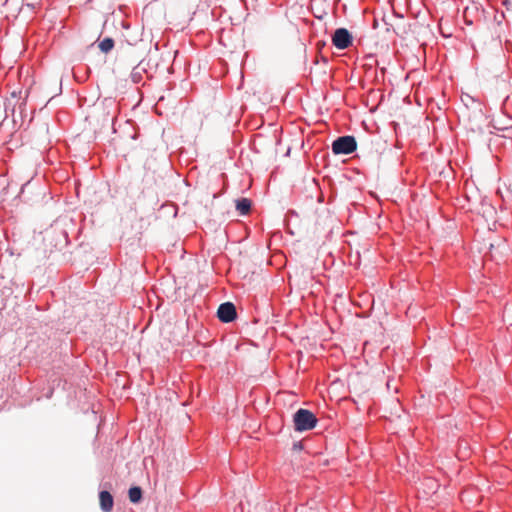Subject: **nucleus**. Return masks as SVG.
Returning a JSON list of instances; mask_svg holds the SVG:
<instances>
[{
    "label": "nucleus",
    "mask_w": 512,
    "mask_h": 512,
    "mask_svg": "<svg viewBox=\"0 0 512 512\" xmlns=\"http://www.w3.org/2000/svg\"><path fill=\"white\" fill-rule=\"evenodd\" d=\"M294 425L297 431H306L313 429L318 422L317 417L307 409H299L294 414Z\"/></svg>",
    "instance_id": "1"
},
{
    "label": "nucleus",
    "mask_w": 512,
    "mask_h": 512,
    "mask_svg": "<svg viewBox=\"0 0 512 512\" xmlns=\"http://www.w3.org/2000/svg\"><path fill=\"white\" fill-rule=\"evenodd\" d=\"M357 148L356 140L353 136H342L337 138L332 144L334 154H350Z\"/></svg>",
    "instance_id": "2"
},
{
    "label": "nucleus",
    "mask_w": 512,
    "mask_h": 512,
    "mask_svg": "<svg viewBox=\"0 0 512 512\" xmlns=\"http://www.w3.org/2000/svg\"><path fill=\"white\" fill-rule=\"evenodd\" d=\"M332 43L336 48L343 50L351 45L352 37L347 29L339 28L332 36Z\"/></svg>",
    "instance_id": "3"
},
{
    "label": "nucleus",
    "mask_w": 512,
    "mask_h": 512,
    "mask_svg": "<svg viewBox=\"0 0 512 512\" xmlns=\"http://www.w3.org/2000/svg\"><path fill=\"white\" fill-rule=\"evenodd\" d=\"M217 316L224 323L232 322L237 316L234 304L231 302L222 303L218 308Z\"/></svg>",
    "instance_id": "4"
},
{
    "label": "nucleus",
    "mask_w": 512,
    "mask_h": 512,
    "mask_svg": "<svg viewBox=\"0 0 512 512\" xmlns=\"http://www.w3.org/2000/svg\"><path fill=\"white\" fill-rule=\"evenodd\" d=\"M99 502L102 511L111 512L113 509V497L108 491H101L99 493Z\"/></svg>",
    "instance_id": "5"
},
{
    "label": "nucleus",
    "mask_w": 512,
    "mask_h": 512,
    "mask_svg": "<svg viewBox=\"0 0 512 512\" xmlns=\"http://www.w3.org/2000/svg\"><path fill=\"white\" fill-rule=\"evenodd\" d=\"M236 209L241 215H246L250 212L251 201L248 198H241L236 201Z\"/></svg>",
    "instance_id": "6"
},
{
    "label": "nucleus",
    "mask_w": 512,
    "mask_h": 512,
    "mask_svg": "<svg viewBox=\"0 0 512 512\" xmlns=\"http://www.w3.org/2000/svg\"><path fill=\"white\" fill-rule=\"evenodd\" d=\"M129 500L132 502V503H138L140 502L141 498H142V490L140 487L138 486H135V487H131L129 489Z\"/></svg>",
    "instance_id": "7"
},
{
    "label": "nucleus",
    "mask_w": 512,
    "mask_h": 512,
    "mask_svg": "<svg viewBox=\"0 0 512 512\" xmlns=\"http://www.w3.org/2000/svg\"><path fill=\"white\" fill-rule=\"evenodd\" d=\"M98 47L103 53H108L114 47V40L110 37L104 38L99 42Z\"/></svg>",
    "instance_id": "8"
},
{
    "label": "nucleus",
    "mask_w": 512,
    "mask_h": 512,
    "mask_svg": "<svg viewBox=\"0 0 512 512\" xmlns=\"http://www.w3.org/2000/svg\"><path fill=\"white\" fill-rule=\"evenodd\" d=\"M503 5L505 6L507 12H512V0H504Z\"/></svg>",
    "instance_id": "9"
},
{
    "label": "nucleus",
    "mask_w": 512,
    "mask_h": 512,
    "mask_svg": "<svg viewBox=\"0 0 512 512\" xmlns=\"http://www.w3.org/2000/svg\"><path fill=\"white\" fill-rule=\"evenodd\" d=\"M103 104H106L108 107L115 105V101L111 98H106L103 101Z\"/></svg>",
    "instance_id": "10"
},
{
    "label": "nucleus",
    "mask_w": 512,
    "mask_h": 512,
    "mask_svg": "<svg viewBox=\"0 0 512 512\" xmlns=\"http://www.w3.org/2000/svg\"><path fill=\"white\" fill-rule=\"evenodd\" d=\"M315 2H317V0H311V4H313V3H315Z\"/></svg>",
    "instance_id": "11"
},
{
    "label": "nucleus",
    "mask_w": 512,
    "mask_h": 512,
    "mask_svg": "<svg viewBox=\"0 0 512 512\" xmlns=\"http://www.w3.org/2000/svg\"><path fill=\"white\" fill-rule=\"evenodd\" d=\"M510 325L512 326V322L510 323Z\"/></svg>",
    "instance_id": "12"
}]
</instances>
